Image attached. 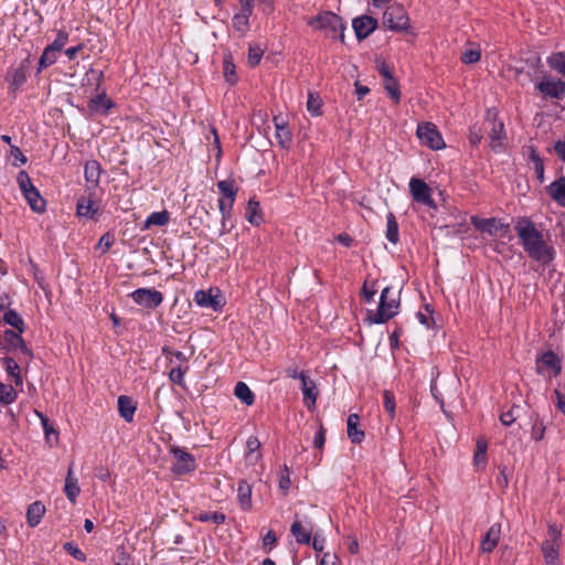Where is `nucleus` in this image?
Wrapping results in <instances>:
<instances>
[{
  "instance_id": "nucleus-1",
  "label": "nucleus",
  "mask_w": 565,
  "mask_h": 565,
  "mask_svg": "<svg viewBox=\"0 0 565 565\" xmlns=\"http://www.w3.org/2000/svg\"><path fill=\"white\" fill-rule=\"evenodd\" d=\"M514 228L521 246L531 259L543 266H547L554 260V247L547 243L544 234L529 217H519Z\"/></svg>"
},
{
  "instance_id": "nucleus-2",
  "label": "nucleus",
  "mask_w": 565,
  "mask_h": 565,
  "mask_svg": "<svg viewBox=\"0 0 565 565\" xmlns=\"http://www.w3.org/2000/svg\"><path fill=\"white\" fill-rule=\"evenodd\" d=\"M399 299L394 297L391 287L381 291L376 312L370 317L372 323L382 324L394 318L398 312Z\"/></svg>"
},
{
  "instance_id": "nucleus-3",
  "label": "nucleus",
  "mask_w": 565,
  "mask_h": 565,
  "mask_svg": "<svg viewBox=\"0 0 565 565\" xmlns=\"http://www.w3.org/2000/svg\"><path fill=\"white\" fill-rule=\"evenodd\" d=\"M309 25L326 31L327 35L332 39H340L341 42L344 41L345 25L341 17L335 13H321L310 20Z\"/></svg>"
},
{
  "instance_id": "nucleus-4",
  "label": "nucleus",
  "mask_w": 565,
  "mask_h": 565,
  "mask_svg": "<svg viewBox=\"0 0 565 565\" xmlns=\"http://www.w3.org/2000/svg\"><path fill=\"white\" fill-rule=\"evenodd\" d=\"M486 121L490 126L488 131L489 147L494 152H502L504 150V141L507 139L504 124L498 120V110L489 108L486 114Z\"/></svg>"
},
{
  "instance_id": "nucleus-5",
  "label": "nucleus",
  "mask_w": 565,
  "mask_h": 565,
  "mask_svg": "<svg viewBox=\"0 0 565 565\" xmlns=\"http://www.w3.org/2000/svg\"><path fill=\"white\" fill-rule=\"evenodd\" d=\"M169 452L173 456L174 462L172 472L177 476L189 475L195 471V457L180 446H170Z\"/></svg>"
},
{
  "instance_id": "nucleus-6",
  "label": "nucleus",
  "mask_w": 565,
  "mask_h": 565,
  "mask_svg": "<svg viewBox=\"0 0 565 565\" xmlns=\"http://www.w3.org/2000/svg\"><path fill=\"white\" fill-rule=\"evenodd\" d=\"M535 370L546 379L556 377L562 371V361L556 353L548 350L536 356Z\"/></svg>"
},
{
  "instance_id": "nucleus-7",
  "label": "nucleus",
  "mask_w": 565,
  "mask_h": 565,
  "mask_svg": "<svg viewBox=\"0 0 565 565\" xmlns=\"http://www.w3.org/2000/svg\"><path fill=\"white\" fill-rule=\"evenodd\" d=\"M383 25L395 32H403L409 28V18L402 6H391L383 14Z\"/></svg>"
},
{
  "instance_id": "nucleus-8",
  "label": "nucleus",
  "mask_w": 565,
  "mask_h": 565,
  "mask_svg": "<svg viewBox=\"0 0 565 565\" xmlns=\"http://www.w3.org/2000/svg\"><path fill=\"white\" fill-rule=\"evenodd\" d=\"M408 186L412 198L416 203L434 210L437 209V204L431 196V189L424 180L419 178H412Z\"/></svg>"
},
{
  "instance_id": "nucleus-9",
  "label": "nucleus",
  "mask_w": 565,
  "mask_h": 565,
  "mask_svg": "<svg viewBox=\"0 0 565 565\" xmlns=\"http://www.w3.org/2000/svg\"><path fill=\"white\" fill-rule=\"evenodd\" d=\"M416 134L423 145L434 150H439L445 147L444 139L436 125L433 122L418 124Z\"/></svg>"
},
{
  "instance_id": "nucleus-10",
  "label": "nucleus",
  "mask_w": 565,
  "mask_h": 565,
  "mask_svg": "<svg viewBox=\"0 0 565 565\" xmlns=\"http://www.w3.org/2000/svg\"><path fill=\"white\" fill-rule=\"evenodd\" d=\"M135 303L146 308L156 309L163 302V295L159 290L138 288L130 294Z\"/></svg>"
},
{
  "instance_id": "nucleus-11",
  "label": "nucleus",
  "mask_w": 565,
  "mask_h": 565,
  "mask_svg": "<svg viewBox=\"0 0 565 565\" xmlns=\"http://www.w3.org/2000/svg\"><path fill=\"white\" fill-rule=\"evenodd\" d=\"M30 64V60L25 58L21 62L18 67H10L6 75V81L9 83V89L11 93L15 94L26 82L28 79V67Z\"/></svg>"
},
{
  "instance_id": "nucleus-12",
  "label": "nucleus",
  "mask_w": 565,
  "mask_h": 565,
  "mask_svg": "<svg viewBox=\"0 0 565 565\" xmlns=\"http://www.w3.org/2000/svg\"><path fill=\"white\" fill-rule=\"evenodd\" d=\"M470 222L477 230L484 232L490 236H503L508 231V225L501 223L494 217L480 218L478 216H471Z\"/></svg>"
},
{
  "instance_id": "nucleus-13",
  "label": "nucleus",
  "mask_w": 565,
  "mask_h": 565,
  "mask_svg": "<svg viewBox=\"0 0 565 565\" xmlns=\"http://www.w3.org/2000/svg\"><path fill=\"white\" fill-rule=\"evenodd\" d=\"M535 88L544 95V97L562 99L565 96V82L562 79H552L545 76L540 81Z\"/></svg>"
},
{
  "instance_id": "nucleus-14",
  "label": "nucleus",
  "mask_w": 565,
  "mask_h": 565,
  "mask_svg": "<svg viewBox=\"0 0 565 565\" xmlns=\"http://www.w3.org/2000/svg\"><path fill=\"white\" fill-rule=\"evenodd\" d=\"M377 25V20L366 14L358 17L352 21V28L359 41H362L371 35L376 30Z\"/></svg>"
},
{
  "instance_id": "nucleus-15",
  "label": "nucleus",
  "mask_w": 565,
  "mask_h": 565,
  "mask_svg": "<svg viewBox=\"0 0 565 565\" xmlns=\"http://www.w3.org/2000/svg\"><path fill=\"white\" fill-rule=\"evenodd\" d=\"M241 11L233 17V28L241 34L249 30V17L253 13L252 0H239Z\"/></svg>"
},
{
  "instance_id": "nucleus-16",
  "label": "nucleus",
  "mask_w": 565,
  "mask_h": 565,
  "mask_svg": "<svg viewBox=\"0 0 565 565\" xmlns=\"http://www.w3.org/2000/svg\"><path fill=\"white\" fill-rule=\"evenodd\" d=\"M313 531V524L310 520H305V522L296 519L290 526V532L294 535L296 542L298 544H309L311 540V534Z\"/></svg>"
},
{
  "instance_id": "nucleus-17",
  "label": "nucleus",
  "mask_w": 565,
  "mask_h": 565,
  "mask_svg": "<svg viewBox=\"0 0 565 565\" xmlns=\"http://www.w3.org/2000/svg\"><path fill=\"white\" fill-rule=\"evenodd\" d=\"M273 121L276 129L275 137L278 145L284 149H289L292 145V132L289 129L288 124L281 116H275Z\"/></svg>"
},
{
  "instance_id": "nucleus-18",
  "label": "nucleus",
  "mask_w": 565,
  "mask_h": 565,
  "mask_svg": "<svg viewBox=\"0 0 565 565\" xmlns=\"http://www.w3.org/2000/svg\"><path fill=\"white\" fill-rule=\"evenodd\" d=\"M115 107V103L107 97L105 92L97 94L88 103V108L92 113L107 116L111 108Z\"/></svg>"
},
{
  "instance_id": "nucleus-19",
  "label": "nucleus",
  "mask_w": 565,
  "mask_h": 565,
  "mask_svg": "<svg viewBox=\"0 0 565 565\" xmlns=\"http://www.w3.org/2000/svg\"><path fill=\"white\" fill-rule=\"evenodd\" d=\"M561 543L555 541H543L541 544V552L545 565H561L559 558Z\"/></svg>"
},
{
  "instance_id": "nucleus-20",
  "label": "nucleus",
  "mask_w": 565,
  "mask_h": 565,
  "mask_svg": "<svg viewBox=\"0 0 565 565\" xmlns=\"http://www.w3.org/2000/svg\"><path fill=\"white\" fill-rule=\"evenodd\" d=\"M76 211L78 216H83L89 220H96L100 215V210L97 203L90 198H81L76 204Z\"/></svg>"
},
{
  "instance_id": "nucleus-21",
  "label": "nucleus",
  "mask_w": 565,
  "mask_h": 565,
  "mask_svg": "<svg viewBox=\"0 0 565 565\" xmlns=\"http://www.w3.org/2000/svg\"><path fill=\"white\" fill-rule=\"evenodd\" d=\"M235 201H231L230 199H218L217 206L221 213V228L218 231V235H223L225 233L231 232L233 226L227 227V222L232 217L233 206Z\"/></svg>"
},
{
  "instance_id": "nucleus-22",
  "label": "nucleus",
  "mask_w": 565,
  "mask_h": 565,
  "mask_svg": "<svg viewBox=\"0 0 565 565\" xmlns=\"http://www.w3.org/2000/svg\"><path fill=\"white\" fill-rule=\"evenodd\" d=\"M117 406L120 417L125 422L131 423L137 409V403L130 396L120 395L117 399Z\"/></svg>"
},
{
  "instance_id": "nucleus-23",
  "label": "nucleus",
  "mask_w": 565,
  "mask_h": 565,
  "mask_svg": "<svg viewBox=\"0 0 565 565\" xmlns=\"http://www.w3.org/2000/svg\"><path fill=\"white\" fill-rule=\"evenodd\" d=\"M359 426L360 416L358 414H350L347 420V431L349 439L355 445H360L365 437L364 430Z\"/></svg>"
},
{
  "instance_id": "nucleus-24",
  "label": "nucleus",
  "mask_w": 565,
  "mask_h": 565,
  "mask_svg": "<svg viewBox=\"0 0 565 565\" xmlns=\"http://www.w3.org/2000/svg\"><path fill=\"white\" fill-rule=\"evenodd\" d=\"M546 191L551 199L559 206L565 207V175L553 181Z\"/></svg>"
},
{
  "instance_id": "nucleus-25",
  "label": "nucleus",
  "mask_w": 565,
  "mask_h": 565,
  "mask_svg": "<svg viewBox=\"0 0 565 565\" xmlns=\"http://www.w3.org/2000/svg\"><path fill=\"white\" fill-rule=\"evenodd\" d=\"M237 502L243 511L252 509V486L245 479L237 481Z\"/></svg>"
},
{
  "instance_id": "nucleus-26",
  "label": "nucleus",
  "mask_w": 565,
  "mask_h": 565,
  "mask_svg": "<svg viewBox=\"0 0 565 565\" xmlns=\"http://www.w3.org/2000/svg\"><path fill=\"white\" fill-rule=\"evenodd\" d=\"M21 334L22 333H20L19 331L6 330L4 340L10 347L21 350V352L26 358L31 359L33 356V353L25 344V341L23 340Z\"/></svg>"
},
{
  "instance_id": "nucleus-27",
  "label": "nucleus",
  "mask_w": 565,
  "mask_h": 565,
  "mask_svg": "<svg viewBox=\"0 0 565 565\" xmlns=\"http://www.w3.org/2000/svg\"><path fill=\"white\" fill-rule=\"evenodd\" d=\"M299 380L301 381V391L303 394V402L307 406H313L317 401L318 392L313 381H311L307 375H299Z\"/></svg>"
},
{
  "instance_id": "nucleus-28",
  "label": "nucleus",
  "mask_w": 565,
  "mask_h": 565,
  "mask_svg": "<svg viewBox=\"0 0 565 565\" xmlns=\"http://www.w3.org/2000/svg\"><path fill=\"white\" fill-rule=\"evenodd\" d=\"M499 540H500V525L493 524L487 531V533L484 534V536L481 541L480 547H481L482 552H484V553L492 552L497 547Z\"/></svg>"
},
{
  "instance_id": "nucleus-29",
  "label": "nucleus",
  "mask_w": 565,
  "mask_h": 565,
  "mask_svg": "<svg viewBox=\"0 0 565 565\" xmlns=\"http://www.w3.org/2000/svg\"><path fill=\"white\" fill-rule=\"evenodd\" d=\"M246 220L254 226H259L264 222L263 212L259 202L254 198L249 199L245 212Z\"/></svg>"
},
{
  "instance_id": "nucleus-30",
  "label": "nucleus",
  "mask_w": 565,
  "mask_h": 565,
  "mask_svg": "<svg viewBox=\"0 0 565 565\" xmlns=\"http://www.w3.org/2000/svg\"><path fill=\"white\" fill-rule=\"evenodd\" d=\"M170 221V213L167 210L160 212H152L148 215L141 226L142 231L149 230L151 226H164Z\"/></svg>"
},
{
  "instance_id": "nucleus-31",
  "label": "nucleus",
  "mask_w": 565,
  "mask_h": 565,
  "mask_svg": "<svg viewBox=\"0 0 565 565\" xmlns=\"http://www.w3.org/2000/svg\"><path fill=\"white\" fill-rule=\"evenodd\" d=\"M102 174V168L98 161L90 160L85 163L84 177L87 183L97 186Z\"/></svg>"
},
{
  "instance_id": "nucleus-32",
  "label": "nucleus",
  "mask_w": 565,
  "mask_h": 565,
  "mask_svg": "<svg viewBox=\"0 0 565 565\" xmlns=\"http://www.w3.org/2000/svg\"><path fill=\"white\" fill-rule=\"evenodd\" d=\"M260 441L255 436H249L246 441V454L245 459L249 461L252 465H256L262 459V454L259 452Z\"/></svg>"
},
{
  "instance_id": "nucleus-33",
  "label": "nucleus",
  "mask_w": 565,
  "mask_h": 565,
  "mask_svg": "<svg viewBox=\"0 0 565 565\" xmlns=\"http://www.w3.org/2000/svg\"><path fill=\"white\" fill-rule=\"evenodd\" d=\"M45 513V507L42 502L35 501L31 503L26 511L28 524L32 527L36 526Z\"/></svg>"
},
{
  "instance_id": "nucleus-34",
  "label": "nucleus",
  "mask_w": 565,
  "mask_h": 565,
  "mask_svg": "<svg viewBox=\"0 0 565 565\" xmlns=\"http://www.w3.org/2000/svg\"><path fill=\"white\" fill-rule=\"evenodd\" d=\"M1 362L8 375L12 377L15 386H22L23 380L22 376L20 375V366L18 362L11 356L2 358Z\"/></svg>"
},
{
  "instance_id": "nucleus-35",
  "label": "nucleus",
  "mask_w": 565,
  "mask_h": 565,
  "mask_svg": "<svg viewBox=\"0 0 565 565\" xmlns=\"http://www.w3.org/2000/svg\"><path fill=\"white\" fill-rule=\"evenodd\" d=\"M28 202L30 209L39 214H42L46 210V202L42 198L40 191L36 189L34 191H29L26 195L23 196Z\"/></svg>"
},
{
  "instance_id": "nucleus-36",
  "label": "nucleus",
  "mask_w": 565,
  "mask_h": 565,
  "mask_svg": "<svg viewBox=\"0 0 565 565\" xmlns=\"http://www.w3.org/2000/svg\"><path fill=\"white\" fill-rule=\"evenodd\" d=\"M218 192L221 194V199H230L231 201H235L238 192V188L235 185V181L232 179H226L218 181L216 183Z\"/></svg>"
},
{
  "instance_id": "nucleus-37",
  "label": "nucleus",
  "mask_w": 565,
  "mask_h": 565,
  "mask_svg": "<svg viewBox=\"0 0 565 565\" xmlns=\"http://www.w3.org/2000/svg\"><path fill=\"white\" fill-rule=\"evenodd\" d=\"M385 237L392 244H397L399 241V228L395 215L388 212L386 215V232Z\"/></svg>"
},
{
  "instance_id": "nucleus-38",
  "label": "nucleus",
  "mask_w": 565,
  "mask_h": 565,
  "mask_svg": "<svg viewBox=\"0 0 565 565\" xmlns=\"http://www.w3.org/2000/svg\"><path fill=\"white\" fill-rule=\"evenodd\" d=\"M488 443L484 438H479L476 443V451L473 456V463L477 468H484L488 462Z\"/></svg>"
},
{
  "instance_id": "nucleus-39",
  "label": "nucleus",
  "mask_w": 565,
  "mask_h": 565,
  "mask_svg": "<svg viewBox=\"0 0 565 565\" xmlns=\"http://www.w3.org/2000/svg\"><path fill=\"white\" fill-rule=\"evenodd\" d=\"M530 151V161L533 163V169L536 174V179L540 183H543L545 181V169H544V162L541 156L539 154L537 150L534 147L529 148Z\"/></svg>"
},
{
  "instance_id": "nucleus-40",
  "label": "nucleus",
  "mask_w": 565,
  "mask_h": 565,
  "mask_svg": "<svg viewBox=\"0 0 565 565\" xmlns=\"http://www.w3.org/2000/svg\"><path fill=\"white\" fill-rule=\"evenodd\" d=\"M223 75L230 85H234L238 81L236 75V66L233 63V57L230 53L225 54L223 57Z\"/></svg>"
},
{
  "instance_id": "nucleus-41",
  "label": "nucleus",
  "mask_w": 565,
  "mask_h": 565,
  "mask_svg": "<svg viewBox=\"0 0 565 565\" xmlns=\"http://www.w3.org/2000/svg\"><path fill=\"white\" fill-rule=\"evenodd\" d=\"M64 492L67 499L75 503L76 498L78 497L81 489L78 487L77 478L72 476V468L68 469V473L65 480Z\"/></svg>"
},
{
  "instance_id": "nucleus-42",
  "label": "nucleus",
  "mask_w": 565,
  "mask_h": 565,
  "mask_svg": "<svg viewBox=\"0 0 565 565\" xmlns=\"http://www.w3.org/2000/svg\"><path fill=\"white\" fill-rule=\"evenodd\" d=\"M194 520L206 523L212 522L216 525L223 524L226 521V515L222 512H207V511H200L194 515Z\"/></svg>"
},
{
  "instance_id": "nucleus-43",
  "label": "nucleus",
  "mask_w": 565,
  "mask_h": 565,
  "mask_svg": "<svg viewBox=\"0 0 565 565\" xmlns=\"http://www.w3.org/2000/svg\"><path fill=\"white\" fill-rule=\"evenodd\" d=\"M58 57V52L50 47L49 45L43 50L42 55L39 60L38 74L49 66L53 65Z\"/></svg>"
},
{
  "instance_id": "nucleus-44",
  "label": "nucleus",
  "mask_w": 565,
  "mask_h": 565,
  "mask_svg": "<svg viewBox=\"0 0 565 565\" xmlns=\"http://www.w3.org/2000/svg\"><path fill=\"white\" fill-rule=\"evenodd\" d=\"M234 394L238 399H241L243 403H245L248 406L253 405V403L255 401L254 393L250 391L248 385L244 382H238L235 385Z\"/></svg>"
},
{
  "instance_id": "nucleus-45",
  "label": "nucleus",
  "mask_w": 565,
  "mask_h": 565,
  "mask_svg": "<svg viewBox=\"0 0 565 565\" xmlns=\"http://www.w3.org/2000/svg\"><path fill=\"white\" fill-rule=\"evenodd\" d=\"M189 369L190 367L188 364H178V365L171 367V370L169 371V380L173 384L179 385L182 388H184L185 387L184 375L189 371Z\"/></svg>"
},
{
  "instance_id": "nucleus-46",
  "label": "nucleus",
  "mask_w": 565,
  "mask_h": 565,
  "mask_svg": "<svg viewBox=\"0 0 565 565\" xmlns=\"http://www.w3.org/2000/svg\"><path fill=\"white\" fill-rule=\"evenodd\" d=\"M3 321L20 333L24 332L25 324L22 317L15 310H8L3 313Z\"/></svg>"
},
{
  "instance_id": "nucleus-47",
  "label": "nucleus",
  "mask_w": 565,
  "mask_h": 565,
  "mask_svg": "<svg viewBox=\"0 0 565 565\" xmlns=\"http://www.w3.org/2000/svg\"><path fill=\"white\" fill-rule=\"evenodd\" d=\"M194 301L198 306L200 307H203V308H216L217 307V301L215 300V298L211 295L210 291H205V290H198L195 294H194Z\"/></svg>"
},
{
  "instance_id": "nucleus-48",
  "label": "nucleus",
  "mask_w": 565,
  "mask_h": 565,
  "mask_svg": "<svg viewBox=\"0 0 565 565\" xmlns=\"http://www.w3.org/2000/svg\"><path fill=\"white\" fill-rule=\"evenodd\" d=\"M548 66L565 76V52H556L547 57Z\"/></svg>"
},
{
  "instance_id": "nucleus-49",
  "label": "nucleus",
  "mask_w": 565,
  "mask_h": 565,
  "mask_svg": "<svg viewBox=\"0 0 565 565\" xmlns=\"http://www.w3.org/2000/svg\"><path fill=\"white\" fill-rule=\"evenodd\" d=\"M18 398V392L12 385L0 382V403L9 405L15 402Z\"/></svg>"
},
{
  "instance_id": "nucleus-50",
  "label": "nucleus",
  "mask_w": 565,
  "mask_h": 565,
  "mask_svg": "<svg viewBox=\"0 0 565 565\" xmlns=\"http://www.w3.org/2000/svg\"><path fill=\"white\" fill-rule=\"evenodd\" d=\"M377 292V281L376 280H365L361 288V298L370 303L374 300V296Z\"/></svg>"
},
{
  "instance_id": "nucleus-51",
  "label": "nucleus",
  "mask_w": 565,
  "mask_h": 565,
  "mask_svg": "<svg viewBox=\"0 0 565 565\" xmlns=\"http://www.w3.org/2000/svg\"><path fill=\"white\" fill-rule=\"evenodd\" d=\"M17 182L19 185V189L22 192V195H26L29 191H34L36 188L33 185L31 178L29 177L28 172L22 170L18 173Z\"/></svg>"
},
{
  "instance_id": "nucleus-52",
  "label": "nucleus",
  "mask_w": 565,
  "mask_h": 565,
  "mask_svg": "<svg viewBox=\"0 0 565 565\" xmlns=\"http://www.w3.org/2000/svg\"><path fill=\"white\" fill-rule=\"evenodd\" d=\"M104 79V72L100 70L89 68L84 77L87 85H94L95 90H98Z\"/></svg>"
},
{
  "instance_id": "nucleus-53",
  "label": "nucleus",
  "mask_w": 565,
  "mask_h": 565,
  "mask_svg": "<svg viewBox=\"0 0 565 565\" xmlns=\"http://www.w3.org/2000/svg\"><path fill=\"white\" fill-rule=\"evenodd\" d=\"M264 54L263 49L258 44L249 45L247 63L250 67H255L260 63Z\"/></svg>"
},
{
  "instance_id": "nucleus-54",
  "label": "nucleus",
  "mask_w": 565,
  "mask_h": 565,
  "mask_svg": "<svg viewBox=\"0 0 565 565\" xmlns=\"http://www.w3.org/2000/svg\"><path fill=\"white\" fill-rule=\"evenodd\" d=\"M278 486H279V489L282 492V494L286 495L291 486L290 470L286 465L282 467V469L279 472Z\"/></svg>"
},
{
  "instance_id": "nucleus-55",
  "label": "nucleus",
  "mask_w": 565,
  "mask_h": 565,
  "mask_svg": "<svg viewBox=\"0 0 565 565\" xmlns=\"http://www.w3.org/2000/svg\"><path fill=\"white\" fill-rule=\"evenodd\" d=\"M545 429L546 427L543 420L536 415L531 429L532 439H534L535 441L542 440L545 435Z\"/></svg>"
},
{
  "instance_id": "nucleus-56",
  "label": "nucleus",
  "mask_w": 565,
  "mask_h": 565,
  "mask_svg": "<svg viewBox=\"0 0 565 565\" xmlns=\"http://www.w3.org/2000/svg\"><path fill=\"white\" fill-rule=\"evenodd\" d=\"M384 87L391 98L394 100L395 104H398L401 100V90L399 85L395 78L388 79L384 82Z\"/></svg>"
},
{
  "instance_id": "nucleus-57",
  "label": "nucleus",
  "mask_w": 565,
  "mask_h": 565,
  "mask_svg": "<svg viewBox=\"0 0 565 565\" xmlns=\"http://www.w3.org/2000/svg\"><path fill=\"white\" fill-rule=\"evenodd\" d=\"M68 42V33L64 30H60L54 39V41L49 44L50 47L55 50L56 52H61L63 47Z\"/></svg>"
},
{
  "instance_id": "nucleus-58",
  "label": "nucleus",
  "mask_w": 565,
  "mask_h": 565,
  "mask_svg": "<svg viewBox=\"0 0 565 565\" xmlns=\"http://www.w3.org/2000/svg\"><path fill=\"white\" fill-rule=\"evenodd\" d=\"M307 109L312 116H318L321 114V99L319 96H315L309 93L307 99Z\"/></svg>"
},
{
  "instance_id": "nucleus-59",
  "label": "nucleus",
  "mask_w": 565,
  "mask_h": 565,
  "mask_svg": "<svg viewBox=\"0 0 565 565\" xmlns=\"http://www.w3.org/2000/svg\"><path fill=\"white\" fill-rule=\"evenodd\" d=\"M383 406L385 411L390 414L391 419L395 416V396L390 391H384L383 393Z\"/></svg>"
},
{
  "instance_id": "nucleus-60",
  "label": "nucleus",
  "mask_w": 565,
  "mask_h": 565,
  "mask_svg": "<svg viewBox=\"0 0 565 565\" xmlns=\"http://www.w3.org/2000/svg\"><path fill=\"white\" fill-rule=\"evenodd\" d=\"M468 138L472 146H479L483 139L482 129L478 125L470 126Z\"/></svg>"
},
{
  "instance_id": "nucleus-61",
  "label": "nucleus",
  "mask_w": 565,
  "mask_h": 565,
  "mask_svg": "<svg viewBox=\"0 0 565 565\" xmlns=\"http://www.w3.org/2000/svg\"><path fill=\"white\" fill-rule=\"evenodd\" d=\"M63 548L70 554L72 555L74 558L78 559V561H85L86 559V555L84 554V552L77 546L75 545L74 543L72 542H66L64 545H63Z\"/></svg>"
},
{
  "instance_id": "nucleus-62",
  "label": "nucleus",
  "mask_w": 565,
  "mask_h": 565,
  "mask_svg": "<svg viewBox=\"0 0 565 565\" xmlns=\"http://www.w3.org/2000/svg\"><path fill=\"white\" fill-rule=\"evenodd\" d=\"M481 54L478 50H468L462 53L461 55V62L465 64H472L480 60Z\"/></svg>"
},
{
  "instance_id": "nucleus-63",
  "label": "nucleus",
  "mask_w": 565,
  "mask_h": 565,
  "mask_svg": "<svg viewBox=\"0 0 565 565\" xmlns=\"http://www.w3.org/2000/svg\"><path fill=\"white\" fill-rule=\"evenodd\" d=\"M326 443V429L321 425L319 429L317 430L315 438H313V446L317 449H322Z\"/></svg>"
},
{
  "instance_id": "nucleus-64",
  "label": "nucleus",
  "mask_w": 565,
  "mask_h": 565,
  "mask_svg": "<svg viewBox=\"0 0 565 565\" xmlns=\"http://www.w3.org/2000/svg\"><path fill=\"white\" fill-rule=\"evenodd\" d=\"M554 394L556 396V407L557 409L565 415V393L561 391L559 387L555 388Z\"/></svg>"
}]
</instances>
